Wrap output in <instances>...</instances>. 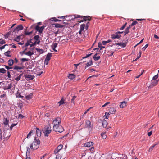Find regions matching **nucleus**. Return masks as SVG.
<instances>
[{
  "instance_id": "1",
  "label": "nucleus",
  "mask_w": 159,
  "mask_h": 159,
  "mask_svg": "<svg viewBox=\"0 0 159 159\" xmlns=\"http://www.w3.org/2000/svg\"><path fill=\"white\" fill-rule=\"evenodd\" d=\"M9 120L7 118L5 119V120L3 123L4 125L3 130L4 132L3 135L7 138L8 139L11 136L10 130H9V126L8 125Z\"/></svg>"
},
{
  "instance_id": "2",
  "label": "nucleus",
  "mask_w": 159,
  "mask_h": 159,
  "mask_svg": "<svg viewBox=\"0 0 159 159\" xmlns=\"http://www.w3.org/2000/svg\"><path fill=\"white\" fill-rule=\"evenodd\" d=\"M40 142L39 139L35 137L34 139V141L32 143V144L30 146V148L32 149H36L39 147Z\"/></svg>"
},
{
  "instance_id": "3",
  "label": "nucleus",
  "mask_w": 159,
  "mask_h": 159,
  "mask_svg": "<svg viewBox=\"0 0 159 159\" xmlns=\"http://www.w3.org/2000/svg\"><path fill=\"white\" fill-rule=\"evenodd\" d=\"M53 130L56 132L61 133L63 131V128L62 126L60 125L57 126H53Z\"/></svg>"
},
{
  "instance_id": "4",
  "label": "nucleus",
  "mask_w": 159,
  "mask_h": 159,
  "mask_svg": "<svg viewBox=\"0 0 159 159\" xmlns=\"http://www.w3.org/2000/svg\"><path fill=\"white\" fill-rule=\"evenodd\" d=\"M45 130H44L43 133H44V135L45 136H48V134L51 133L52 130L51 129V127L48 126H46L44 127Z\"/></svg>"
},
{
  "instance_id": "5",
  "label": "nucleus",
  "mask_w": 159,
  "mask_h": 159,
  "mask_svg": "<svg viewBox=\"0 0 159 159\" xmlns=\"http://www.w3.org/2000/svg\"><path fill=\"white\" fill-rule=\"evenodd\" d=\"M86 127L88 128L89 131L92 130L93 128V122H91L89 120H87L86 121Z\"/></svg>"
},
{
  "instance_id": "6",
  "label": "nucleus",
  "mask_w": 159,
  "mask_h": 159,
  "mask_svg": "<svg viewBox=\"0 0 159 159\" xmlns=\"http://www.w3.org/2000/svg\"><path fill=\"white\" fill-rule=\"evenodd\" d=\"M61 121V119L59 117H57L53 121L52 124L54 125L53 126H57L58 125H60V123Z\"/></svg>"
},
{
  "instance_id": "7",
  "label": "nucleus",
  "mask_w": 159,
  "mask_h": 159,
  "mask_svg": "<svg viewBox=\"0 0 159 159\" xmlns=\"http://www.w3.org/2000/svg\"><path fill=\"white\" fill-rule=\"evenodd\" d=\"M23 29V27L21 25H18L16 27L14 28L12 32V34H14L16 32H18L19 30H22Z\"/></svg>"
},
{
  "instance_id": "8",
  "label": "nucleus",
  "mask_w": 159,
  "mask_h": 159,
  "mask_svg": "<svg viewBox=\"0 0 159 159\" xmlns=\"http://www.w3.org/2000/svg\"><path fill=\"white\" fill-rule=\"evenodd\" d=\"M45 26H43L40 27L39 25H37L35 27V30L38 31L39 33H41L42 32L43 30L44 29Z\"/></svg>"
},
{
  "instance_id": "9",
  "label": "nucleus",
  "mask_w": 159,
  "mask_h": 159,
  "mask_svg": "<svg viewBox=\"0 0 159 159\" xmlns=\"http://www.w3.org/2000/svg\"><path fill=\"white\" fill-rule=\"evenodd\" d=\"M121 37V35H119L117 33V32H116L115 34H112L111 35V37L112 39H120Z\"/></svg>"
},
{
  "instance_id": "10",
  "label": "nucleus",
  "mask_w": 159,
  "mask_h": 159,
  "mask_svg": "<svg viewBox=\"0 0 159 159\" xmlns=\"http://www.w3.org/2000/svg\"><path fill=\"white\" fill-rule=\"evenodd\" d=\"M116 111V109L113 107H111L109 109V113L112 114H114Z\"/></svg>"
},
{
  "instance_id": "11",
  "label": "nucleus",
  "mask_w": 159,
  "mask_h": 159,
  "mask_svg": "<svg viewBox=\"0 0 159 159\" xmlns=\"http://www.w3.org/2000/svg\"><path fill=\"white\" fill-rule=\"evenodd\" d=\"M81 18L83 19L84 21H86V20L90 21L91 20V17L90 16H81Z\"/></svg>"
},
{
  "instance_id": "12",
  "label": "nucleus",
  "mask_w": 159,
  "mask_h": 159,
  "mask_svg": "<svg viewBox=\"0 0 159 159\" xmlns=\"http://www.w3.org/2000/svg\"><path fill=\"white\" fill-rule=\"evenodd\" d=\"M25 77L27 80H33L34 78L33 76L28 74L25 75Z\"/></svg>"
},
{
  "instance_id": "13",
  "label": "nucleus",
  "mask_w": 159,
  "mask_h": 159,
  "mask_svg": "<svg viewBox=\"0 0 159 159\" xmlns=\"http://www.w3.org/2000/svg\"><path fill=\"white\" fill-rule=\"evenodd\" d=\"M30 150L29 148L28 147H27V151L26 152V156L27 157L25 159H31L30 158L29 156L30 153Z\"/></svg>"
},
{
  "instance_id": "14",
  "label": "nucleus",
  "mask_w": 159,
  "mask_h": 159,
  "mask_svg": "<svg viewBox=\"0 0 159 159\" xmlns=\"http://www.w3.org/2000/svg\"><path fill=\"white\" fill-rule=\"evenodd\" d=\"M8 86H5L3 87V88L4 90H8L11 89L12 87V84L10 83L9 84H8Z\"/></svg>"
},
{
  "instance_id": "15",
  "label": "nucleus",
  "mask_w": 159,
  "mask_h": 159,
  "mask_svg": "<svg viewBox=\"0 0 159 159\" xmlns=\"http://www.w3.org/2000/svg\"><path fill=\"white\" fill-rule=\"evenodd\" d=\"M23 69V68L22 67H20L17 66H16L14 67L13 69L15 70H16L18 72H22V71H21L20 70L22 69Z\"/></svg>"
},
{
  "instance_id": "16",
  "label": "nucleus",
  "mask_w": 159,
  "mask_h": 159,
  "mask_svg": "<svg viewBox=\"0 0 159 159\" xmlns=\"http://www.w3.org/2000/svg\"><path fill=\"white\" fill-rule=\"evenodd\" d=\"M127 104V102L125 101H124L121 102V104L120 105V107L121 108L125 107L126 106Z\"/></svg>"
},
{
  "instance_id": "17",
  "label": "nucleus",
  "mask_w": 159,
  "mask_h": 159,
  "mask_svg": "<svg viewBox=\"0 0 159 159\" xmlns=\"http://www.w3.org/2000/svg\"><path fill=\"white\" fill-rule=\"evenodd\" d=\"M35 129H36L37 136L39 137L41 136V133L40 130L38 128H36Z\"/></svg>"
},
{
  "instance_id": "18",
  "label": "nucleus",
  "mask_w": 159,
  "mask_h": 159,
  "mask_svg": "<svg viewBox=\"0 0 159 159\" xmlns=\"http://www.w3.org/2000/svg\"><path fill=\"white\" fill-rule=\"evenodd\" d=\"M93 145V142H88L84 143V146L85 147H90Z\"/></svg>"
},
{
  "instance_id": "19",
  "label": "nucleus",
  "mask_w": 159,
  "mask_h": 159,
  "mask_svg": "<svg viewBox=\"0 0 159 159\" xmlns=\"http://www.w3.org/2000/svg\"><path fill=\"white\" fill-rule=\"evenodd\" d=\"M22 74L23 73H21L20 74H18V75H17V76H16L15 78V80L17 81L19 80L20 79V78H21V76L22 75Z\"/></svg>"
},
{
  "instance_id": "20",
  "label": "nucleus",
  "mask_w": 159,
  "mask_h": 159,
  "mask_svg": "<svg viewBox=\"0 0 159 159\" xmlns=\"http://www.w3.org/2000/svg\"><path fill=\"white\" fill-rule=\"evenodd\" d=\"M126 43H117L116 44L118 45L119 46H121L122 47H126Z\"/></svg>"
},
{
  "instance_id": "21",
  "label": "nucleus",
  "mask_w": 159,
  "mask_h": 159,
  "mask_svg": "<svg viewBox=\"0 0 159 159\" xmlns=\"http://www.w3.org/2000/svg\"><path fill=\"white\" fill-rule=\"evenodd\" d=\"M107 124H108L107 121L106 120L104 119L103 120L102 123L103 127L104 128H106L107 127Z\"/></svg>"
},
{
  "instance_id": "22",
  "label": "nucleus",
  "mask_w": 159,
  "mask_h": 159,
  "mask_svg": "<svg viewBox=\"0 0 159 159\" xmlns=\"http://www.w3.org/2000/svg\"><path fill=\"white\" fill-rule=\"evenodd\" d=\"M49 20L50 21H54L55 22L61 21V20L56 19L55 17H53L52 18H51Z\"/></svg>"
},
{
  "instance_id": "23",
  "label": "nucleus",
  "mask_w": 159,
  "mask_h": 159,
  "mask_svg": "<svg viewBox=\"0 0 159 159\" xmlns=\"http://www.w3.org/2000/svg\"><path fill=\"white\" fill-rule=\"evenodd\" d=\"M33 97V94L31 93L29 95L26 96L25 98L27 100L31 99Z\"/></svg>"
},
{
  "instance_id": "24",
  "label": "nucleus",
  "mask_w": 159,
  "mask_h": 159,
  "mask_svg": "<svg viewBox=\"0 0 159 159\" xmlns=\"http://www.w3.org/2000/svg\"><path fill=\"white\" fill-rule=\"evenodd\" d=\"M75 77L76 76L75 75L73 74H69V76H68V78L70 79H73L75 78Z\"/></svg>"
},
{
  "instance_id": "25",
  "label": "nucleus",
  "mask_w": 159,
  "mask_h": 159,
  "mask_svg": "<svg viewBox=\"0 0 159 159\" xmlns=\"http://www.w3.org/2000/svg\"><path fill=\"white\" fill-rule=\"evenodd\" d=\"M33 54H34L33 52V51L31 52L30 51H29L28 52L25 53V54L28 55L29 56H31Z\"/></svg>"
},
{
  "instance_id": "26",
  "label": "nucleus",
  "mask_w": 159,
  "mask_h": 159,
  "mask_svg": "<svg viewBox=\"0 0 159 159\" xmlns=\"http://www.w3.org/2000/svg\"><path fill=\"white\" fill-rule=\"evenodd\" d=\"M159 80H158L154 82H152L151 84V85L152 86H156Z\"/></svg>"
},
{
  "instance_id": "27",
  "label": "nucleus",
  "mask_w": 159,
  "mask_h": 159,
  "mask_svg": "<svg viewBox=\"0 0 159 159\" xmlns=\"http://www.w3.org/2000/svg\"><path fill=\"white\" fill-rule=\"evenodd\" d=\"M14 62V61L13 60H9L8 61V63L9 66H11L13 65Z\"/></svg>"
},
{
  "instance_id": "28",
  "label": "nucleus",
  "mask_w": 159,
  "mask_h": 159,
  "mask_svg": "<svg viewBox=\"0 0 159 159\" xmlns=\"http://www.w3.org/2000/svg\"><path fill=\"white\" fill-rule=\"evenodd\" d=\"M52 56V53H48L46 56V58L45 59L50 60L51 58V57Z\"/></svg>"
},
{
  "instance_id": "29",
  "label": "nucleus",
  "mask_w": 159,
  "mask_h": 159,
  "mask_svg": "<svg viewBox=\"0 0 159 159\" xmlns=\"http://www.w3.org/2000/svg\"><path fill=\"white\" fill-rule=\"evenodd\" d=\"M37 51L40 54H42L43 53L44 51L43 50L40 49L39 48H36V49Z\"/></svg>"
},
{
  "instance_id": "30",
  "label": "nucleus",
  "mask_w": 159,
  "mask_h": 159,
  "mask_svg": "<svg viewBox=\"0 0 159 159\" xmlns=\"http://www.w3.org/2000/svg\"><path fill=\"white\" fill-rule=\"evenodd\" d=\"M102 43H100V42H99L98 44V47H99V48H100V50H101V49H102V48H105V47L104 46H103L102 45Z\"/></svg>"
},
{
  "instance_id": "31",
  "label": "nucleus",
  "mask_w": 159,
  "mask_h": 159,
  "mask_svg": "<svg viewBox=\"0 0 159 159\" xmlns=\"http://www.w3.org/2000/svg\"><path fill=\"white\" fill-rule=\"evenodd\" d=\"M92 64V62L91 60L89 61L86 64V67H88Z\"/></svg>"
},
{
  "instance_id": "32",
  "label": "nucleus",
  "mask_w": 159,
  "mask_h": 159,
  "mask_svg": "<svg viewBox=\"0 0 159 159\" xmlns=\"http://www.w3.org/2000/svg\"><path fill=\"white\" fill-rule=\"evenodd\" d=\"M64 100L63 99V98H61V100L58 102L59 104V106H60L61 104H63L65 103Z\"/></svg>"
},
{
  "instance_id": "33",
  "label": "nucleus",
  "mask_w": 159,
  "mask_h": 159,
  "mask_svg": "<svg viewBox=\"0 0 159 159\" xmlns=\"http://www.w3.org/2000/svg\"><path fill=\"white\" fill-rule=\"evenodd\" d=\"M56 156L55 159H61L62 156L59 153L58 154H55Z\"/></svg>"
},
{
  "instance_id": "34",
  "label": "nucleus",
  "mask_w": 159,
  "mask_h": 159,
  "mask_svg": "<svg viewBox=\"0 0 159 159\" xmlns=\"http://www.w3.org/2000/svg\"><path fill=\"white\" fill-rule=\"evenodd\" d=\"M55 27L56 28H62L63 26L58 24H55Z\"/></svg>"
},
{
  "instance_id": "35",
  "label": "nucleus",
  "mask_w": 159,
  "mask_h": 159,
  "mask_svg": "<svg viewBox=\"0 0 159 159\" xmlns=\"http://www.w3.org/2000/svg\"><path fill=\"white\" fill-rule=\"evenodd\" d=\"M20 37L21 36H18L15 38L14 40L16 42H18L20 40Z\"/></svg>"
},
{
  "instance_id": "36",
  "label": "nucleus",
  "mask_w": 159,
  "mask_h": 159,
  "mask_svg": "<svg viewBox=\"0 0 159 159\" xmlns=\"http://www.w3.org/2000/svg\"><path fill=\"white\" fill-rule=\"evenodd\" d=\"M10 53L11 52L10 51H8L5 52L4 54L6 56L10 57L11 56V55H10Z\"/></svg>"
},
{
  "instance_id": "37",
  "label": "nucleus",
  "mask_w": 159,
  "mask_h": 159,
  "mask_svg": "<svg viewBox=\"0 0 159 159\" xmlns=\"http://www.w3.org/2000/svg\"><path fill=\"white\" fill-rule=\"evenodd\" d=\"M101 135L103 139H105L107 138V136L104 133H101Z\"/></svg>"
},
{
  "instance_id": "38",
  "label": "nucleus",
  "mask_w": 159,
  "mask_h": 159,
  "mask_svg": "<svg viewBox=\"0 0 159 159\" xmlns=\"http://www.w3.org/2000/svg\"><path fill=\"white\" fill-rule=\"evenodd\" d=\"M85 27V24H82L80 25V30L83 31Z\"/></svg>"
},
{
  "instance_id": "39",
  "label": "nucleus",
  "mask_w": 159,
  "mask_h": 159,
  "mask_svg": "<svg viewBox=\"0 0 159 159\" xmlns=\"http://www.w3.org/2000/svg\"><path fill=\"white\" fill-rule=\"evenodd\" d=\"M158 144V143H157L156 144H154L153 145H152V146H151L150 148H149V151H152L153 148H154V147L157 144Z\"/></svg>"
},
{
  "instance_id": "40",
  "label": "nucleus",
  "mask_w": 159,
  "mask_h": 159,
  "mask_svg": "<svg viewBox=\"0 0 159 159\" xmlns=\"http://www.w3.org/2000/svg\"><path fill=\"white\" fill-rule=\"evenodd\" d=\"M6 72V70L4 68H0V72L2 73H5Z\"/></svg>"
},
{
  "instance_id": "41",
  "label": "nucleus",
  "mask_w": 159,
  "mask_h": 159,
  "mask_svg": "<svg viewBox=\"0 0 159 159\" xmlns=\"http://www.w3.org/2000/svg\"><path fill=\"white\" fill-rule=\"evenodd\" d=\"M127 24V23H125V24H124L119 29L120 30H123L125 28V27L126 26Z\"/></svg>"
},
{
  "instance_id": "42",
  "label": "nucleus",
  "mask_w": 159,
  "mask_h": 159,
  "mask_svg": "<svg viewBox=\"0 0 159 159\" xmlns=\"http://www.w3.org/2000/svg\"><path fill=\"white\" fill-rule=\"evenodd\" d=\"M141 50L139 51V56H138L136 59L134 60L135 61H136L138 59H139L141 56Z\"/></svg>"
},
{
  "instance_id": "43",
  "label": "nucleus",
  "mask_w": 159,
  "mask_h": 159,
  "mask_svg": "<svg viewBox=\"0 0 159 159\" xmlns=\"http://www.w3.org/2000/svg\"><path fill=\"white\" fill-rule=\"evenodd\" d=\"M100 57L99 56H98L96 57H93V58L95 61H97L99 59Z\"/></svg>"
},
{
  "instance_id": "44",
  "label": "nucleus",
  "mask_w": 159,
  "mask_h": 159,
  "mask_svg": "<svg viewBox=\"0 0 159 159\" xmlns=\"http://www.w3.org/2000/svg\"><path fill=\"white\" fill-rule=\"evenodd\" d=\"M109 115L110 114L109 113L106 112L105 113V115L104 116L105 117V118L108 119L109 118Z\"/></svg>"
},
{
  "instance_id": "45",
  "label": "nucleus",
  "mask_w": 159,
  "mask_h": 159,
  "mask_svg": "<svg viewBox=\"0 0 159 159\" xmlns=\"http://www.w3.org/2000/svg\"><path fill=\"white\" fill-rule=\"evenodd\" d=\"M32 33V31H30V32H27L26 31H25V35H29Z\"/></svg>"
},
{
  "instance_id": "46",
  "label": "nucleus",
  "mask_w": 159,
  "mask_h": 159,
  "mask_svg": "<svg viewBox=\"0 0 159 159\" xmlns=\"http://www.w3.org/2000/svg\"><path fill=\"white\" fill-rule=\"evenodd\" d=\"M129 32V30L127 29V28H126L125 30V31H124V35H126Z\"/></svg>"
},
{
  "instance_id": "47",
  "label": "nucleus",
  "mask_w": 159,
  "mask_h": 159,
  "mask_svg": "<svg viewBox=\"0 0 159 159\" xmlns=\"http://www.w3.org/2000/svg\"><path fill=\"white\" fill-rule=\"evenodd\" d=\"M60 150H57V148H56V149L54 151V153L55 154H58L59 153V152H60Z\"/></svg>"
},
{
  "instance_id": "48",
  "label": "nucleus",
  "mask_w": 159,
  "mask_h": 159,
  "mask_svg": "<svg viewBox=\"0 0 159 159\" xmlns=\"http://www.w3.org/2000/svg\"><path fill=\"white\" fill-rule=\"evenodd\" d=\"M63 148V145L61 144L59 145L56 148L58 150H61Z\"/></svg>"
},
{
  "instance_id": "49",
  "label": "nucleus",
  "mask_w": 159,
  "mask_h": 159,
  "mask_svg": "<svg viewBox=\"0 0 159 159\" xmlns=\"http://www.w3.org/2000/svg\"><path fill=\"white\" fill-rule=\"evenodd\" d=\"M16 125H17V124H11V126L10 127V129H9V130H10V132L11 131L13 127L14 126H15Z\"/></svg>"
},
{
  "instance_id": "50",
  "label": "nucleus",
  "mask_w": 159,
  "mask_h": 159,
  "mask_svg": "<svg viewBox=\"0 0 159 159\" xmlns=\"http://www.w3.org/2000/svg\"><path fill=\"white\" fill-rule=\"evenodd\" d=\"M6 43L5 41L4 40L2 39H0V44H3Z\"/></svg>"
},
{
  "instance_id": "51",
  "label": "nucleus",
  "mask_w": 159,
  "mask_h": 159,
  "mask_svg": "<svg viewBox=\"0 0 159 159\" xmlns=\"http://www.w3.org/2000/svg\"><path fill=\"white\" fill-rule=\"evenodd\" d=\"M33 131L32 130H31L29 132V133L27 135V138H30L31 135V134L33 133Z\"/></svg>"
},
{
  "instance_id": "52",
  "label": "nucleus",
  "mask_w": 159,
  "mask_h": 159,
  "mask_svg": "<svg viewBox=\"0 0 159 159\" xmlns=\"http://www.w3.org/2000/svg\"><path fill=\"white\" fill-rule=\"evenodd\" d=\"M22 62H24L25 61H29V59H27L26 58H23L21 59Z\"/></svg>"
},
{
  "instance_id": "53",
  "label": "nucleus",
  "mask_w": 159,
  "mask_h": 159,
  "mask_svg": "<svg viewBox=\"0 0 159 159\" xmlns=\"http://www.w3.org/2000/svg\"><path fill=\"white\" fill-rule=\"evenodd\" d=\"M16 97L19 98H23V96H22L21 95V93H19L18 92L17 93Z\"/></svg>"
},
{
  "instance_id": "54",
  "label": "nucleus",
  "mask_w": 159,
  "mask_h": 159,
  "mask_svg": "<svg viewBox=\"0 0 159 159\" xmlns=\"http://www.w3.org/2000/svg\"><path fill=\"white\" fill-rule=\"evenodd\" d=\"M39 36L38 35H35L34 37V39L35 40V41H37L39 40Z\"/></svg>"
},
{
  "instance_id": "55",
  "label": "nucleus",
  "mask_w": 159,
  "mask_h": 159,
  "mask_svg": "<svg viewBox=\"0 0 159 159\" xmlns=\"http://www.w3.org/2000/svg\"><path fill=\"white\" fill-rule=\"evenodd\" d=\"M11 31H10L8 32L5 35V38H7L11 34Z\"/></svg>"
},
{
  "instance_id": "56",
  "label": "nucleus",
  "mask_w": 159,
  "mask_h": 159,
  "mask_svg": "<svg viewBox=\"0 0 159 159\" xmlns=\"http://www.w3.org/2000/svg\"><path fill=\"white\" fill-rule=\"evenodd\" d=\"M138 23V22L136 21H133L132 24H131L130 25V26H133L135 25H136V24H137Z\"/></svg>"
},
{
  "instance_id": "57",
  "label": "nucleus",
  "mask_w": 159,
  "mask_h": 159,
  "mask_svg": "<svg viewBox=\"0 0 159 159\" xmlns=\"http://www.w3.org/2000/svg\"><path fill=\"white\" fill-rule=\"evenodd\" d=\"M158 77V74H157L156 75H155L153 78L152 80H156L157 79Z\"/></svg>"
},
{
  "instance_id": "58",
  "label": "nucleus",
  "mask_w": 159,
  "mask_h": 159,
  "mask_svg": "<svg viewBox=\"0 0 159 159\" xmlns=\"http://www.w3.org/2000/svg\"><path fill=\"white\" fill-rule=\"evenodd\" d=\"M114 53V52L112 51H109L108 52L109 53V56H111L113 55V53Z\"/></svg>"
},
{
  "instance_id": "59",
  "label": "nucleus",
  "mask_w": 159,
  "mask_h": 159,
  "mask_svg": "<svg viewBox=\"0 0 159 159\" xmlns=\"http://www.w3.org/2000/svg\"><path fill=\"white\" fill-rule=\"evenodd\" d=\"M80 17L81 18V16H80V15H74V19L77 18H80Z\"/></svg>"
},
{
  "instance_id": "60",
  "label": "nucleus",
  "mask_w": 159,
  "mask_h": 159,
  "mask_svg": "<svg viewBox=\"0 0 159 159\" xmlns=\"http://www.w3.org/2000/svg\"><path fill=\"white\" fill-rule=\"evenodd\" d=\"M92 54H93L92 53H91L90 54H87L86 55V56L85 57H83V58L84 59V58H86L87 57H89L90 56H91Z\"/></svg>"
},
{
  "instance_id": "61",
  "label": "nucleus",
  "mask_w": 159,
  "mask_h": 159,
  "mask_svg": "<svg viewBox=\"0 0 159 159\" xmlns=\"http://www.w3.org/2000/svg\"><path fill=\"white\" fill-rule=\"evenodd\" d=\"M57 46V44L56 43H53L52 48H56Z\"/></svg>"
},
{
  "instance_id": "62",
  "label": "nucleus",
  "mask_w": 159,
  "mask_h": 159,
  "mask_svg": "<svg viewBox=\"0 0 159 159\" xmlns=\"http://www.w3.org/2000/svg\"><path fill=\"white\" fill-rule=\"evenodd\" d=\"M148 44H146L144 47H143V48H142V50L143 51H145L146 48L148 47Z\"/></svg>"
},
{
  "instance_id": "63",
  "label": "nucleus",
  "mask_w": 159,
  "mask_h": 159,
  "mask_svg": "<svg viewBox=\"0 0 159 159\" xmlns=\"http://www.w3.org/2000/svg\"><path fill=\"white\" fill-rule=\"evenodd\" d=\"M89 22H88L86 24V25H85V29H86V30H87L89 26Z\"/></svg>"
},
{
  "instance_id": "64",
  "label": "nucleus",
  "mask_w": 159,
  "mask_h": 159,
  "mask_svg": "<svg viewBox=\"0 0 159 159\" xmlns=\"http://www.w3.org/2000/svg\"><path fill=\"white\" fill-rule=\"evenodd\" d=\"M76 98V96H74L73 97L72 99H71V103L74 102V100Z\"/></svg>"
}]
</instances>
